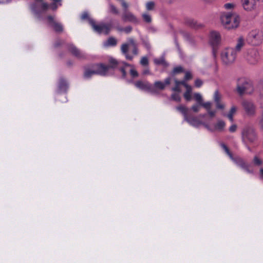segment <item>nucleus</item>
<instances>
[{
    "mask_svg": "<svg viewBox=\"0 0 263 263\" xmlns=\"http://www.w3.org/2000/svg\"><path fill=\"white\" fill-rule=\"evenodd\" d=\"M220 18L222 26L228 30L238 28L240 24V17L235 13H222Z\"/></svg>",
    "mask_w": 263,
    "mask_h": 263,
    "instance_id": "obj_1",
    "label": "nucleus"
},
{
    "mask_svg": "<svg viewBox=\"0 0 263 263\" xmlns=\"http://www.w3.org/2000/svg\"><path fill=\"white\" fill-rule=\"evenodd\" d=\"M81 18L82 20L88 18L89 23L91 26L93 30L99 34H108L112 28V26L110 24H106L104 23L98 24H96V22L93 20L88 18V14L87 12H84L82 14Z\"/></svg>",
    "mask_w": 263,
    "mask_h": 263,
    "instance_id": "obj_2",
    "label": "nucleus"
},
{
    "mask_svg": "<svg viewBox=\"0 0 263 263\" xmlns=\"http://www.w3.org/2000/svg\"><path fill=\"white\" fill-rule=\"evenodd\" d=\"M96 74L103 76L109 75L111 74V65L105 66L102 64H100L94 66L93 70L86 69L84 77L85 79H89L92 76Z\"/></svg>",
    "mask_w": 263,
    "mask_h": 263,
    "instance_id": "obj_3",
    "label": "nucleus"
},
{
    "mask_svg": "<svg viewBox=\"0 0 263 263\" xmlns=\"http://www.w3.org/2000/svg\"><path fill=\"white\" fill-rule=\"evenodd\" d=\"M109 63L111 65V72L113 69L119 67L122 72V77L125 78L126 76V70L128 67H130L129 72L133 78H136L138 76V73L132 65L128 64L125 62H118L116 60L110 59Z\"/></svg>",
    "mask_w": 263,
    "mask_h": 263,
    "instance_id": "obj_4",
    "label": "nucleus"
},
{
    "mask_svg": "<svg viewBox=\"0 0 263 263\" xmlns=\"http://www.w3.org/2000/svg\"><path fill=\"white\" fill-rule=\"evenodd\" d=\"M241 139L242 142L246 145L247 149L251 152V148L248 145L255 143L257 139L254 129L251 127H245L241 132Z\"/></svg>",
    "mask_w": 263,
    "mask_h": 263,
    "instance_id": "obj_5",
    "label": "nucleus"
},
{
    "mask_svg": "<svg viewBox=\"0 0 263 263\" xmlns=\"http://www.w3.org/2000/svg\"><path fill=\"white\" fill-rule=\"evenodd\" d=\"M221 146L224 151L225 153L230 157V159L233 160L238 166L240 167L247 173H254V170L252 168V165L246 162L240 158H233L232 154L231 153L229 148L225 144L221 143Z\"/></svg>",
    "mask_w": 263,
    "mask_h": 263,
    "instance_id": "obj_6",
    "label": "nucleus"
},
{
    "mask_svg": "<svg viewBox=\"0 0 263 263\" xmlns=\"http://www.w3.org/2000/svg\"><path fill=\"white\" fill-rule=\"evenodd\" d=\"M122 53L125 55L126 59L132 61L134 56L138 54V49L133 39H130L128 43L123 44L121 48Z\"/></svg>",
    "mask_w": 263,
    "mask_h": 263,
    "instance_id": "obj_7",
    "label": "nucleus"
},
{
    "mask_svg": "<svg viewBox=\"0 0 263 263\" xmlns=\"http://www.w3.org/2000/svg\"><path fill=\"white\" fill-rule=\"evenodd\" d=\"M238 53L232 47L224 48L220 53V58L222 63L226 65L233 64L236 60Z\"/></svg>",
    "mask_w": 263,
    "mask_h": 263,
    "instance_id": "obj_8",
    "label": "nucleus"
},
{
    "mask_svg": "<svg viewBox=\"0 0 263 263\" xmlns=\"http://www.w3.org/2000/svg\"><path fill=\"white\" fill-rule=\"evenodd\" d=\"M262 39L263 34L261 31L253 30L248 34L246 40L249 44L253 46H257L261 43Z\"/></svg>",
    "mask_w": 263,
    "mask_h": 263,
    "instance_id": "obj_9",
    "label": "nucleus"
},
{
    "mask_svg": "<svg viewBox=\"0 0 263 263\" xmlns=\"http://www.w3.org/2000/svg\"><path fill=\"white\" fill-rule=\"evenodd\" d=\"M176 109L180 112L184 116V119L190 125L194 126H198L202 124V122L198 120L196 117H191L187 115L188 108L183 105H180L176 107Z\"/></svg>",
    "mask_w": 263,
    "mask_h": 263,
    "instance_id": "obj_10",
    "label": "nucleus"
},
{
    "mask_svg": "<svg viewBox=\"0 0 263 263\" xmlns=\"http://www.w3.org/2000/svg\"><path fill=\"white\" fill-rule=\"evenodd\" d=\"M237 89L240 94L251 93L253 90V86L251 82L245 78L237 79Z\"/></svg>",
    "mask_w": 263,
    "mask_h": 263,
    "instance_id": "obj_11",
    "label": "nucleus"
},
{
    "mask_svg": "<svg viewBox=\"0 0 263 263\" xmlns=\"http://www.w3.org/2000/svg\"><path fill=\"white\" fill-rule=\"evenodd\" d=\"M246 59L249 64L256 65L260 59L259 52L254 48L249 49L247 51Z\"/></svg>",
    "mask_w": 263,
    "mask_h": 263,
    "instance_id": "obj_12",
    "label": "nucleus"
},
{
    "mask_svg": "<svg viewBox=\"0 0 263 263\" xmlns=\"http://www.w3.org/2000/svg\"><path fill=\"white\" fill-rule=\"evenodd\" d=\"M241 105L247 116L253 117L256 115V106L252 101L243 100L241 102Z\"/></svg>",
    "mask_w": 263,
    "mask_h": 263,
    "instance_id": "obj_13",
    "label": "nucleus"
},
{
    "mask_svg": "<svg viewBox=\"0 0 263 263\" xmlns=\"http://www.w3.org/2000/svg\"><path fill=\"white\" fill-rule=\"evenodd\" d=\"M263 0H240L241 5L246 11L252 12L256 10L258 3Z\"/></svg>",
    "mask_w": 263,
    "mask_h": 263,
    "instance_id": "obj_14",
    "label": "nucleus"
},
{
    "mask_svg": "<svg viewBox=\"0 0 263 263\" xmlns=\"http://www.w3.org/2000/svg\"><path fill=\"white\" fill-rule=\"evenodd\" d=\"M121 19L125 23L129 22L133 24L139 23V20L137 16L128 10H125L121 15Z\"/></svg>",
    "mask_w": 263,
    "mask_h": 263,
    "instance_id": "obj_15",
    "label": "nucleus"
},
{
    "mask_svg": "<svg viewBox=\"0 0 263 263\" xmlns=\"http://www.w3.org/2000/svg\"><path fill=\"white\" fill-rule=\"evenodd\" d=\"M136 87L143 90L148 91L153 94H156V91L153 88L152 85L147 81H138L135 83Z\"/></svg>",
    "mask_w": 263,
    "mask_h": 263,
    "instance_id": "obj_16",
    "label": "nucleus"
},
{
    "mask_svg": "<svg viewBox=\"0 0 263 263\" xmlns=\"http://www.w3.org/2000/svg\"><path fill=\"white\" fill-rule=\"evenodd\" d=\"M221 41L220 33L216 31H212L210 32L209 36L210 44L213 46L218 45Z\"/></svg>",
    "mask_w": 263,
    "mask_h": 263,
    "instance_id": "obj_17",
    "label": "nucleus"
},
{
    "mask_svg": "<svg viewBox=\"0 0 263 263\" xmlns=\"http://www.w3.org/2000/svg\"><path fill=\"white\" fill-rule=\"evenodd\" d=\"M171 82V78H167L165 79L164 82H162L160 81H156L154 85H152L154 89L156 91V93H158V90H163L166 85H168Z\"/></svg>",
    "mask_w": 263,
    "mask_h": 263,
    "instance_id": "obj_18",
    "label": "nucleus"
},
{
    "mask_svg": "<svg viewBox=\"0 0 263 263\" xmlns=\"http://www.w3.org/2000/svg\"><path fill=\"white\" fill-rule=\"evenodd\" d=\"M69 50L72 54L80 59L86 58V54L84 52L79 50L73 45H70L69 46Z\"/></svg>",
    "mask_w": 263,
    "mask_h": 263,
    "instance_id": "obj_19",
    "label": "nucleus"
},
{
    "mask_svg": "<svg viewBox=\"0 0 263 263\" xmlns=\"http://www.w3.org/2000/svg\"><path fill=\"white\" fill-rule=\"evenodd\" d=\"M47 20L49 26L52 27L54 30L57 32H61L63 30V27L62 25L59 23L56 22L52 16H48Z\"/></svg>",
    "mask_w": 263,
    "mask_h": 263,
    "instance_id": "obj_20",
    "label": "nucleus"
},
{
    "mask_svg": "<svg viewBox=\"0 0 263 263\" xmlns=\"http://www.w3.org/2000/svg\"><path fill=\"white\" fill-rule=\"evenodd\" d=\"M245 45V39L242 36H239L236 41V45L233 49L238 53L241 50L242 48Z\"/></svg>",
    "mask_w": 263,
    "mask_h": 263,
    "instance_id": "obj_21",
    "label": "nucleus"
},
{
    "mask_svg": "<svg viewBox=\"0 0 263 263\" xmlns=\"http://www.w3.org/2000/svg\"><path fill=\"white\" fill-rule=\"evenodd\" d=\"M194 98L197 102V103L201 104L204 108H208L209 107L210 102H203V100L202 95L199 93H195L194 94Z\"/></svg>",
    "mask_w": 263,
    "mask_h": 263,
    "instance_id": "obj_22",
    "label": "nucleus"
},
{
    "mask_svg": "<svg viewBox=\"0 0 263 263\" xmlns=\"http://www.w3.org/2000/svg\"><path fill=\"white\" fill-rule=\"evenodd\" d=\"M226 126L225 122L222 120H218L217 123L215 125L214 128L215 130L218 131H222Z\"/></svg>",
    "mask_w": 263,
    "mask_h": 263,
    "instance_id": "obj_23",
    "label": "nucleus"
},
{
    "mask_svg": "<svg viewBox=\"0 0 263 263\" xmlns=\"http://www.w3.org/2000/svg\"><path fill=\"white\" fill-rule=\"evenodd\" d=\"M117 44V40L115 38L110 37L104 43L106 47L114 46Z\"/></svg>",
    "mask_w": 263,
    "mask_h": 263,
    "instance_id": "obj_24",
    "label": "nucleus"
},
{
    "mask_svg": "<svg viewBox=\"0 0 263 263\" xmlns=\"http://www.w3.org/2000/svg\"><path fill=\"white\" fill-rule=\"evenodd\" d=\"M67 88V82L63 79H60L59 85V91H65V90H66Z\"/></svg>",
    "mask_w": 263,
    "mask_h": 263,
    "instance_id": "obj_25",
    "label": "nucleus"
},
{
    "mask_svg": "<svg viewBox=\"0 0 263 263\" xmlns=\"http://www.w3.org/2000/svg\"><path fill=\"white\" fill-rule=\"evenodd\" d=\"M236 110L237 107L235 106H233L227 115L228 119L232 122H233V115L236 113Z\"/></svg>",
    "mask_w": 263,
    "mask_h": 263,
    "instance_id": "obj_26",
    "label": "nucleus"
},
{
    "mask_svg": "<svg viewBox=\"0 0 263 263\" xmlns=\"http://www.w3.org/2000/svg\"><path fill=\"white\" fill-rule=\"evenodd\" d=\"M186 91L184 93V97L186 101H190L191 100V92L192 90V88L191 86H187V88H186Z\"/></svg>",
    "mask_w": 263,
    "mask_h": 263,
    "instance_id": "obj_27",
    "label": "nucleus"
},
{
    "mask_svg": "<svg viewBox=\"0 0 263 263\" xmlns=\"http://www.w3.org/2000/svg\"><path fill=\"white\" fill-rule=\"evenodd\" d=\"M253 163L254 165L259 166L262 165V161L258 156H255L253 159Z\"/></svg>",
    "mask_w": 263,
    "mask_h": 263,
    "instance_id": "obj_28",
    "label": "nucleus"
},
{
    "mask_svg": "<svg viewBox=\"0 0 263 263\" xmlns=\"http://www.w3.org/2000/svg\"><path fill=\"white\" fill-rule=\"evenodd\" d=\"M109 11L114 14H118L119 11L118 9L112 4L109 3Z\"/></svg>",
    "mask_w": 263,
    "mask_h": 263,
    "instance_id": "obj_29",
    "label": "nucleus"
},
{
    "mask_svg": "<svg viewBox=\"0 0 263 263\" xmlns=\"http://www.w3.org/2000/svg\"><path fill=\"white\" fill-rule=\"evenodd\" d=\"M187 23L192 27L195 28H198V27H200L201 26V25L198 24L197 22H196L195 21H194L193 20H189L187 22Z\"/></svg>",
    "mask_w": 263,
    "mask_h": 263,
    "instance_id": "obj_30",
    "label": "nucleus"
},
{
    "mask_svg": "<svg viewBox=\"0 0 263 263\" xmlns=\"http://www.w3.org/2000/svg\"><path fill=\"white\" fill-rule=\"evenodd\" d=\"M212 105V103L210 102V104L209 107L208 108H205V109L206 110L208 114L209 115V116L211 117H215V116L216 115V111L212 110L211 109Z\"/></svg>",
    "mask_w": 263,
    "mask_h": 263,
    "instance_id": "obj_31",
    "label": "nucleus"
},
{
    "mask_svg": "<svg viewBox=\"0 0 263 263\" xmlns=\"http://www.w3.org/2000/svg\"><path fill=\"white\" fill-rule=\"evenodd\" d=\"M201 106L202 105L199 103L194 104L192 105L191 109L195 112H198L200 111Z\"/></svg>",
    "mask_w": 263,
    "mask_h": 263,
    "instance_id": "obj_32",
    "label": "nucleus"
},
{
    "mask_svg": "<svg viewBox=\"0 0 263 263\" xmlns=\"http://www.w3.org/2000/svg\"><path fill=\"white\" fill-rule=\"evenodd\" d=\"M221 96L220 94L219 93L218 90H216L214 92V96H213V100L214 102H217L219 101H221Z\"/></svg>",
    "mask_w": 263,
    "mask_h": 263,
    "instance_id": "obj_33",
    "label": "nucleus"
},
{
    "mask_svg": "<svg viewBox=\"0 0 263 263\" xmlns=\"http://www.w3.org/2000/svg\"><path fill=\"white\" fill-rule=\"evenodd\" d=\"M117 29L119 31H124L127 33H129L132 30V27L130 26H127L126 27L123 28L120 27H117Z\"/></svg>",
    "mask_w": 263,
    "mask_h": 263,
    "instance_id": "obj_34",
    "label": "nucleus"
},
{
    "mask_svg": "<svg viewBox=\"0 0 263 263\" xmlns=\"http://www.w3.org/2000/svg\"><path fill=\"white\" fill-rule=\"evenodd\" d=\"M223 7L227 10H231L236 7V5L234 3H227L224 5Z\"/></svg>",
    "mask_w": 263,
    "mask_h": 263,
    "instance_id": "obj_35",
    "label": "nucleus"
},
{
    "mask_svg": "<svg viewBox=\"0 0 263 263\" xmlns=\"http://www.w3.org/2000/svg\"><path fill=\"white\" fill-rule=\"evenodd\" d=\"M155 6V3L152 1L147 2L146 4V8L147 10H152L154 9Z\"/></svg>",
    "mask_w": 263,
    "mask_h": 263,
    "instance_id": "obj_36",
    "label": "nucleus"
},
{
    "mask_svg": "<svg viewBox=\"0 0 263 263\" xmlns=\"http://www.w3.org/2000/svg\"><path fill=\"white\" fill-rule=\"evenodd\" d=\"M216 108L218 109H223L225 107V105L222 103L221 101L215 102Z\"/></svg>",
    "mask_w": 263,
    "mask_h": 263,
    "instance_id": "obj_37",
    "label": "nucleus"
},
{
    "mask_svg": "<svg viewBox=\"0 0 263 263\" xmlns=\"http://www.w3.org/2000/svg\"><path fill=\"white\" fill-rule=\"evenodd\" d=\"M142 17L143 18V20L146 23H150L152 21L151 16L146 13H144L142 14Z\"/></svg>",
    "mask_w": 263,
    "mask_h": 263,
    "instance_id": "obj_38",
    "label": "nucleus"
},
{
    "mask_svg": "<svg viewBox=\"0 0 263 263\" xmlns=\"http://www.w3.org/2000/svg\"><path fill=\"white\" fill-rule=\"evenodd\" d=\"M140 63L143 66H146L148 64V59L145 57H143L141 58Z\"/></svg>",
    "mask_w": 263,
    "mask_h": 263,
    "instance_id": "obj_39",
    "label": "nucleus"
},
{
    "mask_svg": "<svg viewBox=\"0 0 263 263\" xmlns=\"http://www.w3.org/2000/svg\"><path fill=\"white\" fill-rule=\"evenodd\" d=\"M172 99L176 101L179 102L181 100L180 97L178 93H174L171 96Z\"/></svg>",
    "mask_w": 263,
    "mask_h": 263,
    "instance_id": "obj_40",
    "label": "nucleus"
},
{
    "mask_svg": "<svg viewBox=\"0 0 263 263\" xmlns=\"http://www.w3.org/2000/svg\"><path fill=\"white\" fill-rule=\"evenodd\" d=\"M185 81L186 80H184L183 81H179L176 80L175 81V83H177L178 84L183 85L186 88H187V86H190L186 84Z\"/></svg>",
    "mask_w": 263,
    "mask_h": 263,
    "instance_id": "obj_41",
    "label": "nucleus"
},
{
    "mask_svg": "<svg viewBox=\"0 0 263 263\" xmlns=\"http://www.w3.org/2000/svg\"><path fill=\"white\" fill-rule=\"evenodd\" d=\"M203 82L200 79H197L195 81V85L197 87H200L202 85Z\"/></svg>",
    "mask_w": 263,
    "mask_h": 263,
    "instance_id": "obj_42",
    "label": "nucleus"
},
{
    "mask_svg": "<svg viewBox=\"0 0 263 263\" xmlns=\"http://www.w3.org/2000/svg\"><path fill=\"white\" fill-rule=\"evenodd\" d=\"M182 71H183V68L181 66L176 67L173 70V72L175 73H179Z\"/></svg>",
    "mask_w": 263,
    "mask_h": 263,
    "instance_id": "obj_43",
    "label": "nucleus"
},
{
    "mask_svg": "<svg viewBox=\"0 0 263 263\" xmlns=\"http://www.w3.org/2000/svg\"><path fill=\"white\" fill-rule=\"evenodd\" d=\"M192 77V74L190 72L187 71L185 73L184 79L187 81L191 79Z\"/></svg>",
    "mask_w": 263,
    "mask_h": 263,
    "instance_id": "obj_44",
    "label": "nucleus"
},
{
    "mask_svg": "<svg viewBox=\"0 0 263 263\" xmlns=\"http://www.w3.org/2000/svg\"><path fill=\"white\" fill-rule=\"evenodd\" d=\"M236 129L237 125L236 124H233L230 127L229 130L230 132L233 133L236 131Z\"/></svg>",
    "mask_w": 263,
    "mask_h": 263,
    "instance_id": "obj_45",
    "label": "nucleus"
},
{
    "mask_svg": "<svg viewBox=\"0 0 263 263\" xmlns=\"http://www.w3.org/2000/svg\"><path fill=\"white\" fill-rule=\"evenodd\" d=\"M121 5H122V6L124 9V10H128V5L124 0H122Z\"/></svg>",
    "mask_w": 263,
    "mask_h": 263,
    "instance_id": "obj_46",
    "label": "nucleus"
},
{
    "mask_svg": "<svg viewBox=\"0 0 263 263\" xmlns=\"http://www.w3.org/2000/svg\"><path fill=\"white\" fill-rule=\"evenodd\" d=\"M176 84V86L175 87L173 88L172 90L173 91H177V92H180L181 91V90L180 89V85L179 84H178L177 83H175Z\"/></svg>",
    "mask_w": 263,
    "mask_h": 263,
    "instance_id": "obj_47",
    "label": "nucleus"
},
{
    "mask_svg": "<svg viewBox=\"0 0 263 263\" xmlns=\"http://www.w3.org/2000/svg\"><path fill=\"white\" fill-rule=\"evenodd\" d=\"M154 62L156 64H162L164 63V60L163 59H155Z\"/></svg>",
    "mask_w": 263,
    "mask_h": 263,
    "instance_id": "obj_48",
    "label": "nucleus"
},
{
    "mask_svg": "<svg viewBox=\"0 0 263 263\" xmlns=\"http://www.w3.org/2000/svg\"><path fill=\"white\" fill-rule=\"evenodd\" d=\"M49 7V5L47 3H43L42 5V8L44 10H46Z\"/></svg>",
    "mask_w": 263,
    "mask_h": 263,
    "instance_id": "obj_49",
    "label": "nucleus"
},
{
    "mask_svg": "<svg viewBox=\"0 0 263 263\" xmlns=\"http://www.w3.org/2000/svg\"><path fill=\"white\" fill-rule=\"evenodd\" d=\"M259 176L261 179H263V168H260L259 170Z\"/></svg>",
    "mask_w": 263,
    "mask_h": 263,
    "instance_id": "obj_50",
    "label": "nucleus"
},
{
    "mask_svg": "<svg viewBox=\"0 0 263 263\" xmlns=\"http://www.w3.org/2000/svg\"><path fill=\"white\" fill-rule=\"evenodd\" d=\"M259 124H260V126L262 127V128H263V112H262V114L261 116V119L259 121Z\"/></svg>",
    "mask_w": 263,
    "mask_h": 263,
    "instance_id": "obj_51",
    "label": "nucleus"
},
{
    "mask_svg": "<svg viewBox=\"0 0 263 263\" xmlns=\"http://www.w3.org/2000/svg\"><path fill=\"white\" fill-rule=\"evenodd\" d=\"M145 46L148 50L151 48V45L149 43H145Z\"/></svg>",
    "mask_w": 263,
    "mask_h": 263,
    "instance_id": "obj_52",
    "label": "nucleus"
},
{
    "mask_svg": "<svg viewBox=\"0 0 263 263\" xmlns=\"http://www.w3.org/2000/svg\"><path fill=\"white\" fill-rule=\"evenodd\" d=\"M10 1L11 0H0V3H7Z\"/></svg>",
    "mask_w": 263,
    "mask_h": 263,
    "instance_id": "obj_53",
    "label": "nucleus"
},
{
    "mask_svg": "<svg viewBox=\"0 0 263 263\" xmlns=\"http://www.w3.org/2000/svg\"><path fill=\"white\" fill-rule=\"evenodd\" d=\"M143 74H148L149 73V70L148 69H146L145 70L143 71Z\"/></svg>",
    "mask_w": 263,
    "mask_h": 263,
    "instance_id": "obj_54",
    "label": "nucleus"
},
{
    "mask_svg": "<svg viewBox=\"0 0 263 263\" xmlns=\"http://www.w3.org/2000/svg\"><path fill=\"white\" fill-rule=\"evenodd\" d=\"M203 1L206 3H211V2H213L214 0H203Z\"/></svg>",
    "mask_w": 263,
    "mask_h": 263,
    "instance_id": "obj_55",
    "label": "nucleus"
},
{
    "mask_svg": "<svg viewBox=\"0 0 263 263\" xmlns=\"http://www.w3.org/2000/svg\"><path fill=\"white\" fill-rule=\"evenodd\" d=\"M205 116V115H200L201 117H204Z\"/></svg>",
    "mask_w": 263,
    "mask_h": 263,
    "instance_id": "obj_56",
    "label": "nucleus"
},
{
    "mask_svg": "<svg viewBox=\"0 0 263 263\" xmlns=\"http://www.w3.org/2000/svg\"><path fill=\"white\" fill-rule=\"evenodd\" d=\"M58 45H59V44H55V47L58 46Z\"/></svg>",
    "mask_w": 263,
    "mask_h": 263,
    "instance_id": "obj_57",
    "label": "nucleus"
},
{
    "mask_svg": "<svg viewBox=\"0 0 263 263\" xmlns=\"http://www.w3.org/2000/svg\"><path fill=\"white\" fill-rule=\"evenodd\" d=\"M206 128H209L208 126L207 125H205Z\"/></svg>",
    "mask_w": 263,
    "mask_h": 263,
    "instance_id": "obj_58",
    "label": "nucleus"
},
{
    "mask_svg": "<svg viewBox=\"0 0 263 263\" xmlns=\"http://www.w3.org/2000/svg\"><path fill=\"white\" fill-rule=\"evenodd\" d=\"M36 1H42V0H36Z\"/></svg>",
    "mask_w": 263,
    "mask_h": 263,
    "instance_id": "obj_59",
    "label": "nucleus"
}]
</instances>
